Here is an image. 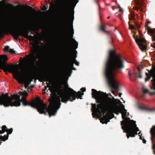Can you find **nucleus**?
Returning <instances> with one entry per match:
<instances>
[{
	"mask_svg": "<svg viewBox=\"0 0 155 155\" xmlns=\"http://www.w3.org/2000/svg\"><path fill=\"white\" fill-rule=\"evenodd\" d=\"M106 28V26L104 25H102L100 26L99 29L101 31H104Z\"/></svg>",
	"mask_w": 155,
	"mask_h": 155,
	"instance_id": "bb28decb",
	"label": "nucleus"
},
{
	"mask_svg": "<svg viewBox=\"0 0 155 155\" xmlns=\"http://www.w3.org/2000/svg\"><path fill=\"white\" fill-rule=\"evenodd\" d=\"M25 84V88H27L29 87V84H26V83H23Z\"/></svg>",
	"mask_w": 155,
	"mask_h": 155,
	"instance_id": "4c0bfd02",
	"label": "nucleus"
},
{
	"mask_svg": "<svg viewBox=\"0 0 155 155\" xmlns=\"http://www.w3.org/2000/svg\"><path fill=\"white\" fill-rule=\"evenodd\" d=\"M66 61L68 65L71 68L73 66L74 62L72 55V45L71 41L69 40H67L66 43Z\"/></svg>",
	"mask_w": 155,
	"mask_h": 155,
	"instance_id": "9d476101",
	"label": "nucleus"
},
{
	"mask_svg": "<svg viewBox=\"0 0 155 155\" xmlns=\"http://www.w3.org/2000/svg\"><path fill=\"white\" fill-rule=\"evenodd\" d=\"M24 25L21 23L20 25V29L18 30H12L11 32L14 38L18 39V37L21 36L25 38L28 37L29 31L23 28Z\"/></svg>",
	"mask_w": 155,
	"mask_h": 155,
	"instance_id": "9b49d317",
	"label": "nucleus"
},
{
	"mask_svg": "<svg viewBox=\"0 0 155 155\" xmlns=\"http://www.w3.org/2000/svg\"><path fill=\"white\" fill-rule=\"evenodd\" d=\"M27 6L28 7V8H30L31 10H33V11H34V12H36V11H35V9H33V8H32V7H30V6Z\"/></svg>",
	"mask_w": 155,
	"mask_h": 155,
	"instance_id": "e433bc0d",
	"label": "nucleus"
},
{
	"mask_svg": "<svg viewBox=\"0 0 155 155\" xmlns=\"http://www.w3.org/2000/svg\"><path fill=\"white\" fill-rule=\"evenodd\" d=\"M8 135H5L3 136H1L0 137V140H2L3 141H5L8 139ZM2 143V142H0V145Z\"/></svg>",
	"mask_w": 155,
	"mask_h": 155,
	"instance_id": "4be33fe9",
	"label": "nucleus"
},
{
	"mask_svg": "<svg viewBox=\"0 0 155 155\" xmlns=\"http://www.w3.org/2000/svg\"><path fill=\"white\" fill-rule=\"evenodd\" d=\"M91 91L92 97L96 99L97 103H99L97 107L95 104H93L92 105L93 117H96L98 116V114L101 116L102 113L103 116L101 118L100 121L103 124H107L110 121V119L108 115L105 114L109 97L106 93L103 92L97 91L94 89H92Z\"/></svg>",
	"mask_w": 155,
	"mask_h": 155,
	"instance_id": "7ed1b4c3",
	"label": "nucleus"
},
{
	"mask_svg": "<svg viewBox=\"0 0 155 155\" xmlns=\"http://www.w3.org/2000/svg\"><path fill=\"white\" fill-rule=\"evenodd\" d=\"M145 28L147 31L148 34L151 37L153 43L151 44V46L154 48H155V28L153 29L150 27L145 25Z\"/></svg>",
	"mask_w": 155,
	"mask_h": 155,
	"instance_id": "2eb2a0df",
	"label": "nucleus"
},
{
	"mask_svg": "<svg viewBox=\"0 0 155 155\" xmlns=\"http://www.w3.org/2000/svg\"><path fill=\"white\" fill-rule=\"evenodd\" d=\"M138 135L139 136H141L142 134H141V132H139L138 134Z\"/></svg>",
	"mask_w": 155,
	"mask_h": 155,
	"instance_id": "c03bdc74",
	"label": "nucleus"
},
{
	"mask_svg": "<svg viewBox=\"0 0 155 155\" xmlns=\"http://www.w3.org/2000/svg\"><path fill=\"white\" fill-rule=\"evenodd\" d=\"M143 143H146V141L144 139H143Z\"/></svg>",
	"mask_w": 155,
	"mask_h": 155,
	"instance_id": "a19ab883",
	"label": "nucleus"
},
{
	"mask_svg": "<svg viewBox=\"0 0 155 155\" xmlns=\"http://www.w3.org/2000/svg\"><path fill=\"white\" fill-rule=\"evenodd\" d=\"M63 1L60 6V11L64 23L67 25L69 20V12L71 10L73 14L72 20L74 18V8L79 1Z\"/></svg>",
	"mask_w": 155,
	"mask_h": 155,
	"instance_id": "39448f33",
	"label": "nucleus"
},
{
	"mask_svg": "<svg viewBox=\"0 0 155 155\" xmlns=\"http://www.w3.org/2000/svg\"><path fill=\"white\" fill-rule=\"evenodd\" d=\"M8 58L5 55H0V69L3 70L4 71H8L13 73L15 76L14 78L19 83H31L32 80L28 75L24 77L21 75V72L13 64H8L6 61Z\"/></svg>",
	"mask_w": 155,
	"mask_h": 155,
	"instance_id": "20e7f679",
	"label": "nucleus"
},
{
	"mask_svg": "<svg viewBox=\"0 0 155 155\" xmlns=\"http://www.w3.org/2000/svg\"><path fill=\"white\" fill-rule=\"evenodd\" d=\"M107 25H109V24L108 23L106 24Z\"/></svg>",
	"mask_w": 155,
	"mask_h": 155,
	"instance_id": "603ef678",
	"label": "nucleus"
},
{
	"mask_svg": "<svg viewBox=\"0 0 155 155\" xmlns=\"http://www.w3.org/2000/svg\"><path fill=\"white\" fill-rule=\"evenodd\" d=\"M10 49L9 47L8 46H6L5 47L4 51H5L9 52Z\"/></svg>",
	"mask_w": 155,
	"mask_h": 155,
	"instance_id": "473e14b6",
	"label": "nucleus"
},
{
	"mask_svg": "<svg viewBox=\"0 0 155 155\" xmlns=\"http://www.w3.org/2000/svg\"><path fill=\"white\" fill-rule=\"evenodd\" d=\"M25 38H27V39H28L29 40H30L31 41L34 40V36L30 35V36L28 35V37H26Z\"/></svg>",
	"mask_w": 155,
	"mask_h": 155,
	"instance_id": "c756f323",
	"label": "nucleus"
},
{
	"mask_svg": "<svg viewBox=\"0 0 155 155\" xmlns=\"http://www.w3.org/2000/svg\"><path fill=\"white\" fill-rule=\"evenodd\" d=\"M118 101H119L120 103H121V102L119 100H118Z\"/></svg>",
	"mask_w": 155,
	"mask_h": 155,
	"instance_id": "6e6d98bb",
	"label": "nucleus"
},
{
	"mask_svg": "<svg viewBox=\"0 0 155 155\" xmlns=\"http://www.w3.org/2000/svg\"><path fill=\"white\" fill-rule=\"evenodd\" d=\"M110 18V16H109V17H108L107 18H108V19H109V18Z\"/></svg>",
	"mask_w": 155,
	"mask_h": 155,
	"instance_id": "864d4df0",
	"label": "nucleus"
},
{
	"mask_svg": "<svg viewBox=\"0 0 155 155\" xmlns=\"http://www.w3.org/2000/svg\"><path fill=\"white\" fill-rule=\"evenodd\" d=\"M144 68L143 64L139 65L137 67V68L138 71V73H134L133 74L134 75H131L130 73H129V76L130 79L132 81H134L136 79V77L138 78H142V76L141 73V69L143 68Z\"/></svg>",
	"mask_w": 155,
	"mask_h": 155,
	"instance_id": "dca6fc26",
	"label": "nucleus"
},
{
	"mask_svg": "<svg viewBox=\"0 0 155 155\" xmlns=\"http://www.w3.org/2000/svg\"><path fill=\"white\" fill-rule=\"evenodd\" d=\"M122 128L124 130L125 132L129 134L127 135V137L128 138L130 136L131 137H135V135L138 134L137 132L139 130H138L136 131V130H134L130 132V131H128L124 127L123 128L122 127Z\"/></svg>",
	"mask_w": 155,
	"mask_h": 155,
	"instance_id": "6ab92c4d",
	"label": "nucleus"
},
{
	"mask_svg": "<svg viewBox=\"0 0 155 155\" xmlns=\"http://www.w3.org/2000/svg\"><path fill=\"white\" fill-rule=\"evenodd\" d=\"M122 94V93H120L119 94V96L120 97H121V96Z\"/></svg>",
	"mask_w": 155,
	"mask_h": 155,
	"instance_id": "a18cd8bd",
	"label": "nucleus"
},
{
	"mask_svg": "<svg viewBox=\"0 0 155 155\" xmlns=\"http://www.w3.org/2000/svg\"><path fill=\"white\" fill-rule=\"evenodd\" d=\"M14 26V24L11 21H8L3 25L0 23V38L7 34L8 31Z\"/></svg>",
	"mask_w": 155,
	"mask_h": 155,
	"instance_id": "ddd939ff",
	"label": "nucleus"
},
{
	"mask_svg": "<svg viewBox=\"0 0 155 155\" xmlns=\"http://www.w3.org/2000/svg\"><path fill=\"white\" fill-rule=\"evenodd\" d=\"M62 80V78L61 75L60 74H58V75L56 78V81L58 82H61Z\"/></svg>",
	"mask_w": 155,
	"mask_h": 155,
	"instance_id": "b1692460",
	"label": "nucleus"
},
{
	"mask_svg": "<svg viewBox=\"0 0 155 155\" xmlns=\"http://www.w3.org/2000/svg\"><path fill=\"white\" fill-rule=\"evenodd\" d=\"M48 1V2H49V3H50V0Z\"/></svg>",
	"mask_w": 155,
	"mask_h": 155,
	"instance_id": "4d7b16f0",
	"label": "nucleus"
},
{
	"mask_svg": "<svg viewBox=\"0 0 155 155\" xmlns=\"http://www.w3.org/2000/svg\"><path fill=\"white\" fill-rule=\"evenodd\" d=\"M129 114V113H128V115Z\"/></svg>",
	"mask_w": 155,
	"mask_h": 155,
	"instance_id": "052dcab7",
	"label": "nucleus"
},
{
	"mask_svg": "<svg viewBox=\"0 0 155 155\" xmlns=\"http://www.w3.org/2000/svg\"><path fill=\"white\" fill-rule=\"evenodd\" d=\"M135 42L140 49L142 51H144L147 48V41L145 39L140 35H134Z\"/></svg>",
	"mask_w": 155,
	"mask_h": 155,
	"instance_id": "f8f14e48",
	"label": "nucleus"
},
{
	"mask_svg": "<svg viewBox=\"0 0 155 155\" xmlns=\"http://www.w3.org/2000/svg\"><path fill=\"white\" fill-rule=\"evenodd\" d=\"M11 6H12V7H13L14 8H15V7L14 6H13V5H11Z\"/></svg>",
	"mask_w": 155,
	"mask_h": 155,
	"instance_id": "de8ad7c7",
	"label": "nucleus"
},
{
	"mask_svg": "<svg viewBox=\"0 0 155 155\" xmlns=\"http://www.w3.org/2000/svg\"><path fill=\"white\" fill-rule=\"evenodd\" d=\"M114 100V101H113L111 98L109 97L106 108V112L107 111L109 113H114L118 115L119 113H122V110L121 107L116 104L114 105V102H117L116 100L115 99Z\"/></svg>",
	"mask_w": 155,
	"mask_h": 155,
	"instance_id": "1a4fd4ad",
	"label": "nucleus"
},
{
	"mask_svg": "<svg viewBox=\"0 0 155 155\" xmlns=\"http://www.w3.org/2000/svg\"><path fill=\"white\" fill-rule=\"evenodd\" d=\"M150 132L151 134V140L152 143V149L153 153L155 154V125L153 126L151 128Z\"/></svg>",
	"mask_w": 155,
	"mask_h": 155,
	"instance_id": "a211bd4d",
	"label": "nucleus"
},
{
	"mask_svg": "<svg viewBox=\"0 0 155 155\" xmlns=\"http://www.w3.org/2000/svg\"><path fill=\"white\" fill-rule=\"evenodd\" d=\"M112 93H114V91H112Z\"/></svg>",
	"mask_w": 155,
	"mask_h": 155,
	"instance_id": "13d9d810",
	"label": "nucleus"
},
{
	"mask_svg": "<svg viewBox=\"0 0 155 155\" xmlns=\"http://www.w3.org/2000/svg\"><path fill=\"white\" fill-rule=\"evenodd\" d=\"M112 8L113 9V10H114V8L113 7V6H112Z\"/></svg>",
	"mask_w": 155,
	"mask_h": 155,
	"instance_id": "8fccbe9b",
	"label": "nucleus"
},
{
	"mask_svg": "<svg viewBox=\"0 0 155 155\" xmlns=\"http://www.w3.org/2000/svg\"><path fill=\"white\" fill-rule=\"evenodd\" d=\"M9 52L12 54L15 53V51H14L13 49L10 48V49Z\"/></svg>",
	"mask_w": 155,
	"mask_h": 155,
	"instance_id": "72a5a7b5",
	"label": "nucleus"
},
{
	"mask_svg": "<svg viewBox=\"0 0 155 155\" xmlns=\"http://www.w3.org/2000/svg\"><path fill=\"white\" fill-rule=\"evenodd\" d=\"M48 8V6L47 4H46V5H44L43 6V8H42V11H46Z\"/></svg>",
	"mask_w": 155,
	"mask_h": 155,
	"instance_id": "2f4dec72",
	"label": "nucleus"
},
{
	"mask_svg": "<svg viewBox=\"0 0 155 155\" xmlns=\"http://www.w3.org/2000/svg\"><path fill=\"white\" fill-rule=\"evenodd\" d=\"M134 25L135 26V30H137L140 27V24L137 23H135L134 24Z\"/></svg>",
	"mask_w": 155,
	"mask_h": 155,
	"instance_id": "7c9ffc66",
	"label": "nucleus"
},
{
	"mask_svg": "<svg viewBox=\"0 0 155 155\" xmlns=\"http://www.w3.org/2000/svg\"><path fill=\"white\" fill-rule=\"evenodd\" d=\"M140 136V139L142 140V136Z\"/></svg>",
	"mask_w": 155,
	"mask_h": 155,
	"instance_id": "09e8293b",
	"label": "nucleus"
},
{
	"mask_svg": "<svg viewBox=\"0 0 155 155\" xmlns=\"http://www.w3.org/2000/svg\"><path fill=\"white\" fill-rule=\"evenodd\" d=\"M134 3L136 4V6L135 7V9L137 10L140 9L143 4V1H134Z\"/></svg>",
	"mask_w": 155,
	"mask_h": 155,
	"instance_id": "412c9836",
	"label": "nucleus"
},
{
	"mask_svg": "<svg viewBox=\"0 0 155 155\" xmlns=\"http://www.w3.org/2000/svg\"><path fill=\"white\" fill-rule=\"evenodd\" d=\"M2 130H0V134H2L7 132L8 129L5 125H3L2 127Z\"/></svg>",
	"mask_w": 155,
	"mask_h": 155,
	"instance_id": "5701e85b",
	"label": "nucleus"
},
{
	"mask_svg": "<svg viewBox=\"0 0 155 155\" xmlns=\"http://www.w3.org/2000/svg\"><path fill=\"white\" fill-rule=\"evenodd\" d=\"M47 86L48 87H49L50 86V84L49 83H48L47 82H46Z\"/></svg>",
	"mask_w": 155,
	"mask_h": 155,
	"instance_id": "79ce46f5",
	"label": "nucleus"
},
{
	"mask_svg": "<svg viewBox=\"0 0 155 155\" xmlns=\"http://www.w3.org/2000/svg\"><path fill=\"white\" fill-rule=\"evenodd\" d=\"M80 90L81 91L83 92L85 91H86V89L85 88L83 87Z\"/></svg>",
	"mask_w": 155,
	"mask_h": 155,
	"instance_id": "58836bf2",
	"label": "nucleus"
},
{
	"mask_svg": "<svg viewBox=\"0 0 155 155\" xmlns=\"http://www.w3.org/2000/svg\"><path fill=\"white\" fill-rule=\"evenodd\" d=\"M135 16L134 15L131 16V17H129V20L130 21H131L132 19H134Z\"/></svg>",
	"mask_w": 155,
	"mask_h": 155,
	"instance_id": "c9c22d12",
	"label": "nucleus"
},
{
	"mask_svg": "<svg viewBox=\"0 0 155 155\" xmlns=\"http://www.w3.org/2000/svg\"><path fill=\"white\" fill-rule=\"evenodd\" d=\"M147 70L148 71V73H145L146 77L145 78V81L146 82L148 81L151 77L153 78L151 80L152 86L151 87V89L153 90L154 91L152 92H150L147 89L143 87L142 88V91L143 94H148L152 95L155 94V65L153 64L150 70L147 69Z\"/></svg>",
	"mask_w": 155,
	"mask_h": 155,
	"instance_id": "6e6552de",
	"label": "nucleus"
},
{
	"mask_svg": "<svg viewBox=\"0 0 155 155\" xmlns=\"http://www.w3.org/2000/svg\"><path fill=\"white\" fill-rule=\"evenodd\" d=\"M40 78L42 81H47L50 82L52 79V77L51 75L49 74H42L40 76Z\"/></svg>",
	"mask_w": 155,
	"mask_h": 155,
	"instance_id": "aec40b11",
	"label": "nucleus"
},
{
	"mask_svg": "<svg viewBox=\"0 0 155 155\" xmlns=\"http://www.w3.org/2000/svg\"><path fill=\"white\" fill-rule=\"evenodd\" d=\"M119 12L120 13H123V10L120 7V5H119Z\"/></svg>",
	"mask_w": 155,
	"mask_h": 155,
	"instance_id": "f704fd0d",
	"label": "nucleus"
},
{
	"mask_svg": "<svg viewBox=\"0 0 155 155\" xmlns=\"http://www.w3.org/2000/svg\"><path fill=\"white\" fill-rule=\"evenodd\" d=\"M129 28L130 29H135V25L130 24V21L129 22Z\"/></svg>",
	"mask_w": 155,
	"mask_h": 155,
	"instance_id": "cd10ccee",
	"label": "nucleus"
},
{
	"mask_svg": "<svg viewBox=\"0 0 155 155\" xmlns=\"http://www.w3.org/2000/svg\"><path fill=\"white\" fill-rule=\"evenodd\" d=\"M20 96L17 94L8 95V93H2L0 96V105H3L5 107L19 106L21 105Z\"/></svg>",
	"mask_w": 155,
	"mask_h": 155,
	"instance_id": "423d86ee",
	"label": "nucleus"
},
{
	"mask_svg": "<svg viewBox=\"0 0 155 155\" xmlns=\"http://www.w3.org/2000/svg\"><path fill=\"white\" fill-rule=\"evenodd\" d=\"M5 1V2H7V1H6V0H5V1Z\"/></svg>",
	"mask_w": 155,
	"mask_h": 155,
	"instance_id": "3c124183",
	"label": "nucleus"
},
{
	"mask_svg": "<svg viewBox=\"0 0 155 155\" xmlns=\"http://www.w3.org/2000/svg\"><path fill=\"white\" fill-rule=\"evenodd\" d=\"M110 114V113H109ZM112 116V117L111 118H112L113 117H114V114H113L112 113H111Z\"/></svg>",
	"mask_w": 155,
	"mask_h": 155,
	"instance_id": "49530a36",
	"label": "nucleus"
},
{
	"mask_svg": "<svg viewBox=\"0 0 155 155\" xmlns=\"http://www.w3.org/2000/svg\"><path fill=\"white\" fill-rule=\"evenodd\" d=\"M68 88L69 90L67 93L63 92V90L61 89L59 96H57L55 99L51 100L48 108L47 105L41 100L30 102L26 100L25 97H23L21 98V101L24 106L28 105L36 108L41 114H46L48 112L50 117L52 116L55 115L57 110L60 107L61 104V102L64 103H66L68 101H72L76 98L81 99V95L84 94L81 92L79 91L77 92L71 88L68 87Z\"/></svg>",
	"mask_w": 155,
	"mask_h": 155,
	"instance_id": "f257e3e1",
	"label": "nucleus"
},
{
	"mask_svg": "<svg viewBox=\"0 0 155 155\" xmlns=\"http://www.w3.org/2000/svg\"><path fill=\"white\" fill-rule=\"evenodd\" d=\"M31 53L29 55H27L26 57L28 58V60L33 65H35V63L37 62V59L38 58L36 54L35 51L32 50Z\"/></svg>",
	"mask_w": 155,
	"mask_h": 155,
	"instance_id": "f3484780",
	"label": "nucleus"
},
{
	"mask_svg": "<svg viewBox=\"0 0 155 155\" xmlns=\"http://www.w3.org/2000/svg\"><path fill=\"white\" fill-rule=\"evenodd\" d=\"M140 108L142 109H144V110L145 109L144 107H140Z\"/></svg>",
	"mask_w": 155,
	"mask_h": 155,
	"instance_id": "37998d69",
	"label": "nucleus"
},
{
	"mask_svg": "<svg viewBox=\"0 0 155 155\" xmlns=\"http://www.w3.org/2000/svg\"><path fill=\"white\" fill-rule=\"evenodd\" d=\"M119 16H120V15H121V14H119Z\"/></svg>",
	"mask_w": 155,
	"mask_h": 155,
	"instance_id": "bf43d9fd",
	"label": "nucleus"
},
{
	"mask_svg": "<svg viewBox=\"0 0 155 155\" xmlns=\"http://www.w3.org/2000/svg\"><path fill=\"white\" fill-rule=\"evenodd\" d=\"M72 57L73 60V61L74 62V64H75L77 65H79V62H78L75 59L76 58V55L73 56L72 55Z\"/></svg>",
	"mask_w": 155,
	"mask_h": 155,
	"instance_id": "393cba45",
	"label": "nucleus"
},
{
	"mask_svg": "<svg viewBox=\"0 0 155 155\" xmlns=\"http://www.w3.org/2000/svg\"><path fill=\"white\" fill-rule=\"evenodd\" d=\"M150 23V22L149 21L148 22V23Z\"/></svg>",
	"mask_w": 155,
	"mask_h": 155,
	"instance_id": "5fc2aeb1",
	"label": "nucleus"
},
{
	"mask_svg": "<svg viewBox=\"0 0 155 155\" xmlns=\"http://www.w3.org/2000/svg\"><path fill=\"white\" fill-rule=\"evenodd\" d=\"M104 32L107 34H108V35L110 34L109 32L107 31H106V30H105V31Z\"/></svg>",
	"mask_w": 155,
	"mask_h": 155,
	"instance_id": "ea45409f",
	"label": "nucleus"
},
{
	"mask_svg": "<svg viewBox=\"0 0 155 155\" xmlns=\"http://www.w3.org/2000/svg\"><path fill=\"white\" fill-rule=\"evenodd\" d=\"M13 131V129L12 128H11L10 129H8L7 130V135H9V134H12Z\"/></svg>",
	"mask_w": 155,
	"mask_h": 155,
	"instance_id": "c85d7f7f",
	"label": "nucleus"
},
{
	"mask_svg": "<svg viewBox=\"0 0 155 155\" xmlns=\"http://www.w3.org/2000/svg\"><path fill=\"white\" fill-rule=\"evenodd\" d=\"M124 67L123 61L121 56L115 51L110 50L107 58L105 74L110 88L120 91V84L115 78L116 74Z\"/></svg>",
	"mask_w": 155,
	"mask_h": 155,
	"instance_id": "f03ea898",
	"label": "nucleus"
},
{
	"mask_svg": "<svg viewBox=\"0 0 155 155\" xmlns=\"http://www.w3.org/2000/svg\"><path fill=\"white\" fill-rule=\"evenodd\" d=\"M20 94L22 96V98H23V97H26L28 96V94L26 91H25L23 92H21Z\"/></svg>",
	"mask_w": 155,
	"mask_h": 155,
	"instance_id": "a878e982",
	"label": "nucleus"
},
{
	"mask_svg": "<svg viewBox=\"0 0 155 155\" xmlns=\"http://www.w3.org/2000/svg\"><path fill=\"white\" fill-rule=\"evenodd\" d=\"M68 23L67 25L66 24H64V29L65 31L67 33L68 32H69L70 36V38L74 43L73 46L74 49H76L78 47V44L74 38H73V35L74 34V30L73 28L72 24L71 25V29H69L68 28Z\"/></svg>",
	"mask_w": 155,
	"mask_h": 155,
	"instance_id": "4468645a",
	"label": "nucleus"
},
{
	"mask_svg": "<svg viewBox=\"0 0 155 155\" xmlns=\"http://www.w3.org/2000/svg\"><path fill=\"white\" fill-rule=\"evenodd\" d=\"M121 106V109L122 110V117L124 120V121L121 122L122 127L123 128L124 127L128 131L130 132L134 130H136V131L138 130L139 128L137 126L136 121L133 120H130L129 117H125L127 115V110L125 109L124 106L123 104H122Z\"/></svg>",
	"mask_w": 155,
	"mask_h": 155,
	"instance_id": "0eeeda50",
	"label": "nucleus"
}]
</instances>
